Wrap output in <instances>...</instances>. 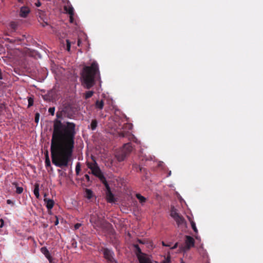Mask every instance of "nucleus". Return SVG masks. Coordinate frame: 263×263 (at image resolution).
<instances>
[{
    "mask_svg": "<svg viewBox=\"0 0 263 263\" xmlns=\"http://www.w3.org/2000/svg\"><path fill=\"white\" fill-rule=\"evenodd\" d=\"M62 110L65 111L64 113V117H66L69 119H72L73 115L70 112L71 107L68 106H64Z\"/></svg>",
    "mask_w": 263,
    "mask_h": 263,
    "instance_id": "f8f14e48",
    "label": "nucleus"
},
{
    "mask_svg": "<svg viewBox=\"0 0 263 263\" xmlns=\"http://www.w3.org/2000/svg\"><path fill=\"white\" fill-rule=\"evenodd\" d=\"M134 247L135 249V254L136 255L137 257L138 258V256H142L145 254V253H142L141 251V250L138 245L135 244L134 245Z\"/></svg>",
    "mask_w": 263,
    "mask_h": 263,
    "instance_id": "4468645a",
    "label": "nucleus"
},
{
    "mask_svg": "<svg viewBox=\"0 0 263 263\" xmlns=\"http://www.w3.org/2000/svg\"><path fill=\"white\" fill-rule=\"evenodd\" d=\"M41 251L45 256V257L50 260V259L51 258V256H50L49 251L46 248V247H42L41 249Z\"/></svg>",
    "mask_w": 263,
    "mask_h": 263,
    "instance_id": "2eb2a0df",
    "label": "nucleus"
},
{
    "mask_svg": "<svg viewBox=\"0 0 263 263\" xmlns=\"http://www.w3.org/2000/svg\"><path fill=\"white\" fill-rule=\"evenodd\" d=\"M178 246V243H176L175 245L172 247V249L176 248Z\"/></svg>",
    "mask_w": 263,
    "mask_h": 263,
    "instance_id": "a18cd8bd",
    "label": "nucleus"
},
{
    "mask_svg": "<svg viewBox=\"0 0 263 263\" xmlns=\"http://www.w3.org/2000/svg\"><path fill=\"white\" fill-rule=\"evenodd\" d=\"M195 240L194 238L188 235L185 236V245L184 246H182V249L184 251H187L190 250L192 247H194Z\"/></svg>",
    "mask_w": 263,
    "mask_h": 263,
    "instance_id": "0eeeda50",
    "label": "nucleus"
},
{
    "mask_svg": "<svg viewBox=\"0 0 263 263\" xmlns=\"http://www.w3.org/2000/svg\"><path fill=\"white\" fill-rule=\"evenodd\" d=\"M35 6L37 7H39L41 6V3L39 1V0H38L37 3H35Z\"/></svg>",
    "mask_w": 263,
    "mask_h": 263,
    "instance_id": "a19ab883",
    "label": "nucleus"
},
{
    "mask_svg": "<svg viewBox=\"0 0 263 263\" xmlns=\"http://www.w3.org/2000/svg\"><path fill=\"white\" fill-rule=\"evenodd\" d=\"M181 263H184V262H182Z\"/></svg>",
    "mask_w": 263,
    "mask_h": 263,
    "instance_id": "603ef678",
    "label": "nucleus"
},
{
    "mask_svg": "<svg viewBox=\"0 0 263 263\" xmlns=\"http://www.w3.org/2000/svg\"><path fill=\"white\" fill-rule=\"evenodd\" d=\"M133 168H134L136 170H137L138 169H139L140 171H142V168L140 166L137 165V164H134L133 165Z\"/></svg>",
    "mask_w": 263,
    "mask_h": 263,
    "instance_id": "72a5a7b5",
    "label": "nucleus"
},
{
    "mask_svg": "<svg viewBox=\"0 0 263 263\" xmlns=\"http://www.w3.org/2000/svg\"><path fill=\"white\" fill-rule=\"evenodd\" d=\"M139 263H153L150 257L146 254L142 256H138Z\"/></svg>",
    "mask_w": 263,
    "mask_h": 263,
    "instance_id": "1a4fd4ad",
    "label": "nucleus"
},
{
    "mask_svg": "<svg viewBox=\"0 0 263 263\" xmlns=\"http://www.w3.org/2000/svg\"><path fill=\"white\" fill-rule=\"evenodd\" d=\"M65 10L70 15H74V9L72 7H69L68 8L65 7Z\"/></svg>",
    "mask_w": 263,
    "mask_h": 263,
    "instance_id": "393cba45",
    "label": "nucleus"
},
{
    "mask_svg": "<svg viewBox=\"0 0 263 263\" xmlns=\"http://www.w3.org/2000/svg\"><path fill=\"white\" fill-rule=\"evenodd\" d=\"M106 199L108 203H115L116 201L114 195L111 191L106 192Z\"/></svg>",
    "mask_w": 263,
    "mask_h": 263,
    "instance_id": "9d476101",
    "label": "nucleus"
},
{
    "mask_svg": "<svg viewBox=\"0 0 263 263\" xmlns=\"http://www.w3.org/2000/svg\"><path fill=\"white\" fill-rule=\"evenodd\" d=\"M6 40L8 42L10 43H15V40L10 39H6Z\"/></svg>",
    "mask_w": 263,
    "mask_h": 263,
    "instance_id": "c9c22d12",
    "label": "nucleus"
},
{
    "mask_svg": "<svg viewBox=\"0 0 263 263\" xmlns=\"http://www.w3.org/2000/svg\"><path fill=\"white\" fill-rule=\"evenodd\" d=\"M180 215V214L177 212V210L174 208V206L171 208L170 215L172 218H173V219L178 217Z\"/></svg>",
    "mask_w": 263,
    "mask_h": 263,
    "instance_id": "dca6fc26",
    "label": "nucleus"
},
{
    "mask_svg": "<svg viewBox=\"0 0 263 263\" xmlns=\"http://www.w3.org/2000/svg\"><path fill=\"white\" fill-rule=\"evenodd\" d=\"M30 11L27 6H23L20 9V15L21 17L25 18L27 16Z\"/></svg>",
    "mask_w": 263,
    "mask_h": 263,
    "instance_id": "6e6552de",
    "label": "nucleus"
},
{
    "mask_svg": "<svg viewBox=\"0 0 263 263\" xmlns=\"http://www.w3.org/2000/svg\"><path fill=\"white\" fill-rule=\"evenodd\" d=\"M191 224L192 228L193 230V231H194V232L195 233H198V230H197V229L196 228V224H195V222L192 221H191Z\"/></svg>",
    "mask_w": 263,
    "mask_h": 263,
    "instance_id": "c756f323",
    "label": "nucleus"
},
{
    "mask_svg": "<svg viewBox=\"0 0 263 263\" xmlns=\"http://www.w3.org/2000/svg\"><path fill=\"white\" fill-rule=\"evenodd\" d=\"M54 223L55 226H57V225H58L59 224V219H58V218L57 216H55V220L54 222Z\"/></svg>",
    "mask_w": 263,
    "mask_h": 263,
    "instance_id": "ea45409f",
    "label": "nucleus"
},
{
    "mask_svg": "<svg viewBox=\"0 0 263 263\" xmlns=\"http://www.w3.org/2000/svg\"><path fill=\"white\" fill-rule=\"evenodd\" d=\"M98 121L96 119H93L90 125V128L92 130H95L98 126Z\"/></svg>",
    "mask_w": 263,
    "mask_h": 263,
    "instance_id": "6ab92c4d",
    "label": "nucleus"
},
{
    "mask_svg": "<svg viewBox=\"0 0 263 263\" xmlns=\"http://www.w3.org/2000/svg\"><path fill=\"white\" fill-rule=\"evenodd\" d=\"M73 15H70V22L73 23Z\"/></svg>",
    "mask_w": 263,
    "mask_h": 263,
    "instance_id": "79ce46f5",
    "label": "nucleus"
},
{
    "mask_svg": "<svg viewBox=\"0 0 263 263\" xmlns=\"http://www.w3.org/2000/svg\"><path fill=\"white\" fill-rule=\"evenodd\" d=\"M162 245H163V246H166V245H165L163 242H162Z\"/></svg>",
    "mask_w": 263,
    "mask_h": 263,
    "instance_id": "09e8293b",
    "label": "nucleus"
},
{
    "mask_svg": "<svg viewBox=\"0 0 263 263\" xmlns=\"http://www.w3.org/2000/svg\"><path fill=\"white\" fill-rule=\"evenodd\" d=\"M39 118H40V114L38 112H36L35 114V118H34V121L36 123H38V122L39 121Z\"/></svg>",
    "mask_w": 263,
    "mask_h": 263,
    "instance_id": "473e14b6",
    "label": "nucleus"
},
{
    "mask_svg": "<svg viewBox=\"0 0 263 263\" xmlns=\"http://www.w3.org/2000/svg\"><path fill=\"white\" fill-rule=\"evenodd\" d=\"M85 194H86V197L87 199H90L92 197L93 192H92V191L91 190L88 189H86V190H85Z\"/></svg>",
    "mask_w": 263,
    "mask_h": 263,
    "instance_id": "412c9836",
    "label": "nucleus"
},
{
    "mask_svg": "<svg viewBox=\"0 0 263 263\" xmlns=\"http://www.w3.org/2000/svg\"><path fill=\"white\" fill-rule=\"evenodd\" d=\"M80 44H81V41H80V39H79L78 41V46H80Z\"/></svg>",
    "mask_w": 263,
    "mask_h": 263,
    "instance_id": "49530a36",
    "label": "nucleus"
},
{
    "mask_svg": "<svg viewBox=\"0 0 263 263\" xmlns=\"http://www.w3.org/2000/svg\"><path fill=\"white\" fill-rule=\"evenodd\" d=\"M100 79L98 64L93 61L90 66H85L81 72L82 85L87 89L91 88L95 84L97 79Z\"/></svg>",
    "mask_w": 263,
    "mask_h": 263,
    "instance_id": "f03ea898",
    "label": "nucleus"
},
{
    "mask_svg": "<svg viewBox=\"0 0 263 263\" xmlns=\"http://www.w3.org/2000/svg\"><path fill=\"white\" fill-rule=\"evenodd\" d=\"M81 226V224L79 223H77L74 225V229L77 230L79 229V228Z\"/></svg>",
    "mask_w": 263,
    "mask_h": 263,
    "instance_id": "e433bc0d",
    "label": "nucleus"
},
{
    "mask_svg": "<svg viewBox=\"0 0 263 263\" xmlns=\"http://www.w3.org/2000/svg\"><path fill=\"white\" fill-rule=\"evenodd\" d=\"M44 200L46 204V208L48 210H50V209H52V208L53 207V205L54 204V202L53 200L47 199V198H44Z\"/></svg>",
    "mask_w": 263,
    "mask_h": 263,
    "instance_id": "ddd939ff",
    "label": "nucleus"
},
{
    "mask_svg": "<svg viewBox=\"0 0 263 263\" xmlns=\"http://www.w3.org/2000/svg\"><path fill=\"white\" fill-rule=\"evenodd\" d=\"M74 43H75V42H71L69 40L67 39L66 40V50L69 52L70 51L71 45L72 44H74Z\"/></svg>",
    "mask_w": 263,
    "mask_h": 263,
    "instance_id": "a878e982",
    "label": "nucleus"
},
{
    "mask_svg": "<svg viewBox=\"0 0 263 263\" xmlns=\"http://www.w3.org/2000/svg\"><path fill=\"white\" fill-rule=\"evenodd\" d=\"M136 197L139 200V202L142 204L144 203L146 200V199L140 194H136Z\"/></svg>",
    "mask_w": 263,
    "mask_h": 263,
    "instance_id": "4be33fe9",
    "label": "nucleus"
},
{
    "mask_svg": "<svg viewBox=\"0 0 263 263\" xmlns=\"http://www.w3.org/2000/svg\"><path fill=\"white\" fill-rule=\"evenodd\" d=\"M93 94V91H88L85 93V98L86 99H89L92 96Z\"/></svg>",
    "mask_w": 263,
    "mask_h": 263,
    "instance_id": "bb28decb",
    "label": "nucleus"
},
{
    "mask_svg": "<svg viewBox=\"0 0 263 263\" xmlns=\"http://www.w3.org/2000/svg\"><path fill=\"white\" fill-rule=\"evenodd\" d=\"M43 99H44V100H50V99H48V97H47V96H44L43 97Z\"/></svg>",
    "mask_w": 263,
    "mask_h": 263,
    "instance_id": "c03bdc74",
    "label": "nucleus"
},
{
    "mask_svg": "<svg viewBox=\"0 0 263 263\" xmlns=\"http://www.w3.org/2000/svg\"><path fill=\"white\" fill-rule=\"evenodd\" d=\"M85 179L87 180V181H90V177L88 174H85L84 176Z\"/></svg>",
    "mask_w": 263,
    "mask_h": 263,
    "instance_id": "58836bf2",
    "label": "nucleus"
},
{
    "mask_svg": "<svg viewBox=\"0 0 263 263\" xmlns=\"http://www.w3.org/2000/svg\"><path fill=\"white\" fill-rule=\"evenodd\" d=\"M100 180L105 185V187L106 189V192H108L109 191H111L110 186H109V184H108L105 177H104V179H101Z\"/></svg>",
    "mask_w": 263,
    "mask_h": 263,
    "instance_id": "5701e85b",
    "label": "nucleus"
},
{
    "mask_svg": "<svg viewBox=\"0 0 263 263\" xmlns=\"http://www.w3.org/2000/svg\"><path fill=\"white\" fill-rule=\"evenodd\" d=\"M64 110H59L57 119L53 121V133L51 140V157L52 163L57 167H67L74 147L76 125L73 122H62Z\"/></svg>",
    "mask_w": 263,
    "mask_h": 263,
    "instance_id": "f257e3e1",
    "label": "nucleus"
},
{
    "mask_svg": "<svg viewBox=\"0 0 263 263\" xmlns=\"http://www.w3.org/2000/svg\"><path fill=\"white\" fill-rule=\"evenodd\" d=\"M45 166L46 167H50L51 169H52V167H51V163L50 161L49 158V156L48 155V152H47L46 155V159L45 161Z\"/></svg>",
    "mask_w": 263,
    "mask_h": 263,
    "instance_id": "b1692460",
    "label": "nucleus"
},
{
    "mask_svg": "<svg viewBox=\"0 0 263 263\" xmlns=\"http://www.w3.org/2000/svg\"><path fill=\"white\" fill-rule=\"evenodd\" d=\"M0 228H3L4 225V220L1 218L0 219Z\"/></svg>",
    "mask_w": 263,
    "mask_h": 263,
    "instance_id": "4c0bfd02",
    "label": "nucleus"
},
{
    "mask_svg": "<svg viewBox=\"0 0 263 263\" xmlns=\"http://www.w3.org/2000/svg\"><path fill=\"white\" fill-rule=\"evenodd\" d=\"M13 185H15L16 187V193L18 194H20L22 193L23 192V188L22 187L18 186V183L17 182L12 183Z\"/></svg>",
    "mask_w": 263,
    "mask_h": 263,
    "instance_id": "aec40b11",
    "label": "nucleus"
},
{
    "mask_svg": "<svg viewBox=\"0 0 263 263\" xmlns=\"http://www.w3.org/2000/svg\"><path fill=\"white\" fill-rule=\"evenodd\" d=\"M81 171V165L80 162H78L76 166V173L77 175H79Z\"/></svg>",
    "mask_w": 263,
    "mask_h": 263,
    "instance_id": "cd10ccee",
    "label": "nucleus"
},
{
    "mask_svg": "<svg viewBox=\"0 0 263 263\" xmlns=\"http://www.w3.org/2000/svg\"><path fill=\"white\" fill-rule=\"evenodd\" d=\"M28 108H29L33 105L34 100L32 98L29 97L28 99Z\"/></svg>",
    "mask_w": 263,
    "mask_h": 263,
    "instance_id": "c85d7f7f",
    "label": "nucleus"
},
{
    "mask_svg": "<svg viewBox=\"0 0 263 263\" xmlns=\"http://www.w3.org/2000/svg\"><path fill=\"white\" fill-rule=\"evenodd\" d=\"M171 259L170 257H167L163 261H162L161 263H170Z\"/></svg>",
    "mask_w": 263,
    "mask_h": 263,
    "instance_id": "f704fd0d",
    "label": "nucleus"
},
{
    "mask_svg": "<svg viewBox=\"0 0 263 263\" xmlns=\"http://www.w3.org/2000/svg\"><path fill=\"white\" fill-rule=\"evenodd\" d=\"M133 151V146L131 143L124 144L119 151H118L115 157L119 162L123 161Z\"/></svg>",
    "mask_w": 263,
    "mask_h": 263,
    "instance_id": "7ed1b4c3",
    "label": "nucleus"
},
{
    "mask_svg": "<svg viewBox=\"0 0 263 263\" xmlns=\"http://www.w3.org/2000/svg\"><path fill=\"white\" fill-rule=\"evenodd\" d=\"M104 102L103 100H97L96 102V107L99 109H102L104 107Z\"/></svg>",
    "mask_w": 263,
    "mask_h": 263,
    "instance_id": "f3484780",
    "label": "nucleus"
},
{
    "mask_svg": "<svg viewBox=\"0 0 263 263\" xmlns=\"http://www.w3.org/2000/svg\"><path fill=\"white\" fill-rule=\"evenodd\" d=\"M138 242H139L140 243H142V244H143V243H144V242H143V241H142V240H140V239H139V240H138Z\"/></svg>",
    "mask_w": 263,
    "mask_h": 263,
    "instance_id": "de8ad7c7",
    "label": "nucleus"
},
{
    "mask_svg": "<svg viewBox=\"0 0 263 263\" xmlns=\"http://www.w3.org/2000/svg\"><path fill=\"white\" fill-rule=\"evenodd\" d=\"M171 172L170 171V172H169V173H168V175L170 176V175H171Z\"/></svg>",
    "mask_w": 263,
    "mask_h": 263,
    "instance_id": "8fccbe9b",
    "label": "nucleus"
},
{
    "mask_svg": "<svg viewBox=\"0 0 263 263\" xmlns=\"http://www.w3.org/2000/svg\"><path fill=\"white\" fill-rule=\"evenodd\" d=\"M174 219L176 222L178 227L185 226L186 224V221L185 219L181 215L175 217Z\"/></svg>",
    "mask_w": 263,
    "mask_h": 263,
    "instance_id": "9b49d317",
    "label": "nucleus"
},
{
    "mask_svg": "<svg viewBox=\"0 0 263 263\" xmlns=\"http://www.w3.org/2000/svg\"><path fill=\"white\" fill-rule=\"evenodd\" d=\"M7 204H13V202H12L11 200H10V199H8V200H7Z\"/></svg>",
    "mask_w": 263,
    "mask_h": 263,
    "instance_id": "37998d69",
    "label": "nucleus"
},
{
    "mask_svg": "<svg viewBox=\"0 0 263 263\" xmlns=\"http://www.w3.org/2000/svg\"><path fill=\"white\" fill-rule=\"evenodd\" d=\"M54 111H55V107H50L48 109V112L52 115L53 116L54 115Z\"/></svg>",
    "mask_w": 263,
    "mask_h": 263,
    "instance_id": "2f4dec72",
    "label": "nucleus"
},
{
    "mask_svg": "<svg viewBox=\"0 0 263 263\" xmlns=\"http://www.w3.org/2000/svg\"><path fill=\"white\" fill-rule=\"evenodd\" d=\"M101 251L103 254L104 258L106 259L107 263H118L115 258L114 251L107 248H102Z\"/></svg>",
    "mask_w": 263,
    "mask_h": 263,
    "instance_id": "423d86ee",
    "label": "nucleus"
},
{
    "mask_svg": "<svg viewBox=\"0 0 263 263\" xmlns=\"http://www.w3.org/2000/svg\"><path fill=\"white\" fill-rule=\"evenodd\" d=\"M39 190V184L38 183H35L34 185L33 193L36 198L37 199L39 198L40 197Z\"/></svg>",
    "mask_w": 263,
    "mask_h": 263,
    "instance_id": "a211bd4d",
    "label": "nucleus"
},
{
    "mask_svg": "<svg viewBox=\"0 0 263 263\" xmlns=\"http://www.w3.org/2000/svg\"><path fill=\"white\" fill-rule=\"evenodd\" d=\"M10 26L13 30H15L17 28V25L14 22H11L10 24Z\"/></svg>",
    "mask_w": 263,
    "mask_h": 263,
    "instance_id": "7c9ffc66",
    "label": "nucleus"
},
{
    "mask_svg": "<svg viewBox=\"0 0 263 263\" xmlns=\"http://www.w3.org/2000/svg\"><path fill=\"white\" fill-rule=\"evenodd\" d=\"M87 166L91 170V173L93 175L97 177L100 180L104 179V176L96 161L93 162H87Z\"/></svg>",
    "mask_w": 263,
    "mask_h": 263,
    "instance_id": "39448f33",
    "label": "nucleus"
},
{
    "mask_svg": "<svg viewBox=\"0 0 263 263\" xmlns=\"http://www.w3.org/2000/svg\"><path fill=\"white\" fill-rule=\"evenodd\" d=\"M132 127L133 125L131 123H126L124 124L118 131L119 136L122 138H127L129 140H133L135 137L130 132Z\"/></svg>",
    "mask_w": 263,
    "mask_h": 263,
    "instance_id": "20e7f679",
    "label": "nucleus"
},
{
    "mask_svg": "<svg viewBox=\"0 0 263 263\" xmlns=\"http://www.w3.org/2000/svg\"><path fill=\"white\" fill-rule=\"evenodd\" d=\"M19 2H21V0H18Z\"/></svg>",
    "mask_w": 263,
    "mask_h": 263,
    "instance_id": "3c124183",
    "label": "nucleus"
}]
</instances>
